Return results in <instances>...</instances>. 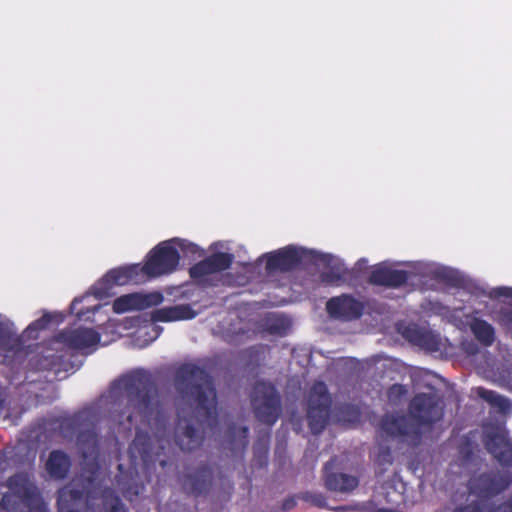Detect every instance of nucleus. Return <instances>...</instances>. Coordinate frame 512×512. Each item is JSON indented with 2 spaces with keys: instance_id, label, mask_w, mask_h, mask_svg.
Here are the masks:
<instances>
[{
  "instance_id": "nucleus-1",
  "label": "nucleus",
  "mask_w": 512,
  "mask_h": 512,
  "mask_svg": "<svg viewBox=\"0 0 512 512\" xmlns=\"http://www.w3.org/2000/svg\"><path fill=\"white\" fill-rule=\"evenodd\" d=\"M441 417L442 406L439 400L435 396L421 394L412 400L408 417L387 416L382 430L388 435L415 443L418 436Z\"/></svg>"
},
{
  "instance_id": "nucleus-2",
  "label": "nucleus",
  "mask_w": 512,
  "mask_h": 512,
  "mask_svg": "<svg viewBox=\"0 0 512 512\" xmlns=\"http://www.w3.org/2000/svg\"><path fill=\"white\" fill-rule=\"evenodd\" d=\"M184 255L203 256V251L195 244L183 239H172L161 242L147 256L143 265L145 276H161L174 272L179 264V250Z\"/></svg>"
},
{
  "instance_id": "nucleus-3",
  "label": "nucleus",
  "mask_w": 512,
  "mask_h": 512,
  "mask_svg": "<svg viewBox=\"0 0 512 512\" xmlns=\"http://www.w3.org/2000/svg\"><path fill=\"white\" fill-rule=\"evenodd\" d=\"M180 377L187 382L198 415L211 417L216 412V396L208 376L198 368L186 366L181 369Z\"/></svg>"
},
{
  "instance_id": "nucleus-4",
  "label": "nucleus",
  "mask_w": 512,
  "mask_h": 512,
  "mask_svg": "<svg viewBox=\"0 0 512 512\" xmlns=\"http://www.w3.org/2000/svg\"><path fill=\"white\" fill-rule=\"evenodd\" d=\"M92 481L88 479L84 485L80 479L73 480L59 492V512H94L96 503Z\"/></svg>"
},
{
  "instance_id": "nucleus-5",
  "label": "nucleus",
  "mask_w": 512,
  "mask_h": 512,
  "mask_svg": "<svg viewBox=\"0 0 512 512\" xmlns=\"http://www.w3.org/2000/svg\"><path fill=\"white\" fill-rule=\"evenodd\" d=\"M117 387L128 396L130 404L135 410V416L139 414L146 417L152 412L156 401H154L143 377L140 375L125 376L118 381Z\"/></svg>"
},
{
  "instance_id": "nucleus-6",
  "label": "nucleus",
  "mask_w": 512,
  "mask_h": 512,
  "mask_svg": "<svg viewBox=\"0 0 512 512\" xmlns=\"http://www.w3.org/2000/svg\"><path fill=\"white\" fill-rule=\"evenodd\" d=\"M144 277L145 273L140 264L118 267L110 270L93 286V293L97 298L109 297L114 286L138 283Z\"/></svg>"
},
{
  "instance_id": "nucleus-7",
  "label": "nucleus",
  "mask_w": 512,
  "mask_h": 512,
  "mask_svg": "<svg viewBox=\"0 0 512 512\" xmlns=\"http://www.w3.org/2000/svg\"><path fill=\"white\" fill-rule=\"evenodd\" d=\"M252 405L256 416L267 424H273L279 415V398L275 389L266 383L255 387Z\"/></svg>"
},
{
  "instance_id": "nucleus-8",
  "label": "nucleus",
  "mask_w": 512,
  "mask_h": 512,
  "mask_svg": "<svg viewBox=\"0 0 512 512\" xmlns=\"http://www.w3.org/2000/svg\"><path fill=\"white\" fill-rule=\"evenodd\" d=\"M330 398L324 383H316L309 394L307 417L314 433L320 432L326 423Z\"/></svg>"
},
{
  "instance_id": "nucleus-9",
  "label": "nucleus",
  "mask_w": 512,
  "mask_h": 512,
  "mask_svg": "<svg viewBox=\"0 0 512 512\" xmlns=\"http://www.w3.org/2000/svg\"><path fill=\"white\" fill-rule=\"evenodd\" d=\"M307 251L302 248L286 247L266 256V268L269 271H286L300 263L306 256Z\"/></svg>"
},
{
  "instance_id": "nucleus-10",
  "label": "nucleus",
  "mask_w": 512,
  "mask_h": 512,
  "mask_svg": "<svg viewBox=\"0 0 512 512\" xmlns=\"http://www.w3.org/2000/svg\"><path fill=\"white\" fill-rule=\"evenodd\" d=\"M163 297L159 293L141 294L132 293L117 298L113 303L116 313H125L131 310H141L161 303Z\"/></svg>"
},
{
  "instance_id": "nucleus-11",
  "label": "nucleus",
  "mask_w": 512,
  "mask_h": 512,
  "mask_svg": "<svg viewBox=\"0 0 512 512\" xmlns=\"http://www.w3.org/2000/svg\"><path fill=\"white\" fill-rule=\"evenodd\" d=\"M99 335L92 329H77L59 336L56 343H63L69 348L85 350L95 346Z\"/></svg>"
},
{
  "instance_id": "nucleus-12",
  "label": "nucleus",
  "mask_w": 512,
  "mask_h": 512,
  "mask_svg": "<svg viewBox=\"0 0 512 512\" xmlns=\"http://www.w3.org/2000/svg\"><path fill=\"white\" fill-rule=\"evenodd\" d=\"M361 309V304L348 296L335 297L327 302V311L336 318H356L360 315Z\"/></svg>"
},
{
  "instance_id": "nucleus-13",
  "label": "nucleus",
  "mask_w": 512,
  "mask_h": 512,
  "mask_svg": "<svg viewBox=\"0 0 512 512\" xmlns=\"http://www.w3.org/2000/svg\"><path fill=\"white\" fill-rule=\"evenodd\" d=\"M231 256L225 253H219L196 264L191 268L190 274L195 279H201L205 275L216 273L227 269L231 264Z\"/></svg>"
},
{
  "instance_id": "nucleus-14",
  "label": "nucleus",
  "mask_w": 512,
  "mask_h": 512,
  "mask_svg": "<svg viewBox=\"0 0 512 512\" xmlns=\"http://www.w3.org/2000/svg\"><path fill=\"white\" fill-rule=\"evenodd\" d=\"M370 280L374 284L397 287L407 280V274L402 270L392 269L383 263L374 268Z\"/></svg>"
},
{
  "instance_id": "nucleus-15",
  "label": "nucleus",
  "mask_w": 512,
  "mask_h": 512,
  "mask_svg": "<svg viewBox=\"0 0 512 512\" xmlns=\"http://www.w3.org/2000/svg\"><path fill=\"white\" fill-rule=\"evenodd\" d=\"M470 327L475 338L484 346H491L495 340L494 327L476 316L465 315L463 322Z\"/></svg>"
},
{
  "instance_id": "nucleus-16",
  "label": "nucleus",
  "mask_w": 512,
  "mask_h": 512,
  "mask_svg": "<svg viewBox=\"0 0 512 512\" xmlns=\"http://www.w3.org/2000/svg\"><path fill=\"white\" fill-rule=\"evenodd\" d=\"M196 316V313L188 305H176L164 307L152 313L154 322H171L179 320H188Z\"/></svg>"
},
{
  "instance_id": "nucleus-17",
  "label": "nucleus",
  "mask_w": 512,
  "mask_h": 512,
  "mask_svg": "<svg viewBox=\"0 0 512 512\" xmlns=\"http://www.w3.org/2000/svg\"><path fill=\"white\" fill-rule=\"evenodd\" d=\"M487 448L500 462L507 463L512 459V444L506 438L503 431H498L493 436H488Z\"/></svg>"
},
{
  "instance_id": "nucleus-18",
  "label": "nucleus",
  "mask_w": 512,
  "mask_h": 512,
  "mask_svg": "<svg viewBox=\"0 0 512 512\" xmlns=\"http://www.w3.org/2000/svg\"><path fill=\"white\" fill-rule=\"evenodd\" d=\"M357 485L358 480L354 476L344 473H327L325 476V486L331 491L348 493Z\"/></svg>"
},
{
  "instance_id": "nucleus-19",
  "label": "nucleus",
  "mask_w": 512,
  "mask_h": 512,
  "mask_svg": "<svg viewBox=\"0 0 512 512\" xmlns=\"http://www.w3.org/2000/svg\"><path fill=\"white\" fill-rule=\"evenodd\" d=\"M201 440V436L186 421H180L177 429V441L183 450L195 448Z\"/></svg>"
},
{
  "instance_id": "nucleus-20",
  "label": "nucleus",
  "mask_w": 512,
  "mask_h": 512,
  "mask_svg": "<svg viewBox=\"0 0 512 512\" xmlns=\"http://www.w3.org/2000/svg\"><path fill=\"white\" fill-rule=\"evenodd\" d=\"M70 466L67 456L61 452L55 451L50 454L46 463L49 474L55 478H62L66 475Z\"/></svg>"
},
{
  "instance_id": "nucleus-21",
  "label": "nucleus",
  "mask_w": 512,
  "mask_h": 512,
  "mask_svg": "<svg viewBox=\"0 0 512 512\" xmlns=\"http://www.w3.org/2000/svg\"><path fill=\"white\" fill-rule=\"evenodd\" d=\"M18 341L13 323L0 315V350H8Z\"/></svg>"
},
{
  "instance_id": "nucleus-22",
  "label": "nucleus",
  "mask_w": 512,
  "mask_h": 512,
  "mask_svg": "<svg viewBox=\"0 0 512 512\" xmlns=\"http://www.w3.org/2000/svg\"><path fill=\"white\" fill-rule=\"evenodd\" d=\"M476 392L478 396L498 407L502 412L506 413L512 410L511 402L497 393L480 387L476 389Z\"/></svg>"
},
{
  "instance_id": "nucleus-23",
  "label": "nucleus",
  "mask_w": 512,
  "mask_h": 512,
  "mask_svg": "<svg viewBox=\"0 0 512 512\" xmlns=\"http://www.w3.org/2000/svg\"><path fill=\"white\" fill-rule=\"evenodd\" d=\"M159 335V331L154 325H146L137 330V341L135 345L139 348L146 347L154 341Z\"/></svg>"
},
{
  "instance_id": "nucleus-24",
  "label": "nucleus",
  "mask_w": 512,
  "mask_h": 512,
  "mask_svg": "<svg viewBox=\"0 0 512 512\" xmlns=\"http://www.w3.org/2000/svg\"><path fill=\"white\" fill-rule=\"evenodd\" d=\"M321 260L323 262H327L329 265L333 262V268L336 269V271L331 273V274L324 273L323 274V281L332 284V283H335L339 279L342 278V271H343V269L340 267V265L338 263H336L335 259H333L330 256H323Z\"/></svg>"
},
{
  "instance_id": "nucleus-25",
  "label": "nucleus",
  "mask_w": 512,
  "mask_h": 512,
  "mask_svg": "<svg viewBox=\"0 0 512 512\" xmlns=\"http://www.w3.org/2000/svg\"><path fill=\"white\" fill-rule=\"evenodd\" d=\"M51 315L45 314L42 318L36 320L35 322L31 323L27 329L25 330V336L27 338H34L36 335H34L35 332H37L40 329H43L46 327V325L50 322Z\"/></svg>"
},
{
  "instance_id": "nucleus-26",
  "label": "nucleus",
  "mask_w": 512,
  "mask_h": 512,
  "mask_svg": "<svg viewBox=\"0 0 512 512\" xmlns=\"http://www.w3.org/2000/svg\"><path fill=\"white\" fill-rule=\"evenodd\" d=\"M101 503L109 509V512H125L122 504L119 502L118 498L112 496V493L106 492L101 500Z\"/></svg>"
},
{
  "instance_id": "nucleus-27",
  "label": "nucleus",
  "mask_w": 512,
  "mask_h": 512,
  "mask_svg": "<svg viewBox=\"0 0 512 512\" xmlns=\"http://www.w3.org/2000/svg\"><path fill=\"white\" fill-rule=\"evenodd\" d=\"M405 337H407L410 341L418 343L420 345L427 346L432 348L433 346L428 343L426 340L429 337V334H421L419 335L414 328H408L404 333Z\"/></svg>"
},
{
  "instance_id": "nucleus-28",
  "label": "nucleus",
  "mask_w": 512,
  "mask_h": 512,
  "mask_svg": "<svg viewBox=\"0 0 512 512\" xmlns=\"http://www.w3.org/2000/svg\"><path fill=\"white\" fill-rule=\"evenodd\" d=\"M490 298H511L512 299V288L510 287H497L493 288L488 292Z\"/></svg>"
},
{
  "instance_id": "nucleus-29",
  "label": "nucleus",
  "mask_w": 512,
  "mask_h": 512,
  "mask_svg": "<svg viewBox=\"0 0 512 512\" xmlns=\"http://www.w3.org/2000/svg\"><path fill=\"white\" fill-rule=\"evenodd\" d=\"M305 499L317 507L328 508L326 499L322 494L310 493L306 495Z\"/></svg>"
},
{
  "instance_id": "nucleus-30",
  "label": "nucleus",
  "mask_w": 512,
  "mask_h": 512,
  "mask_svg": "<svg viewBox=\"0 0 512 512\" xmlns=\"http://www.w3.org/2000/svg\"><path fill=\"white\" fill-rule=\"evenodd\" d=\"M406 390L401 385H393L388 392V398L391 402L396 403L402 396H404Z\"/></svg>"
},
{
  "instance_id": "nucleus-31",
  "label": "nucleus",
  "mask_w": 512,
  "mask_h": 512,
  "mask_svg": "<svg viewBox=\"0 0 512 512\" xmlns=\"http://www.w3.org/2000/svg\"><path fill=\"white\" fill-rule=\"evenodd\" d=\"M500 325L505 327L509 332L512 333V313L504 312L498 319Z\"/></svg>"
},
{
  "instance_id": "nucleus-32",
  "label": "nucleus",
  "mask_w": 512,
  "mask_h": 512,
  "mask_svg": "<svg viewBox=\"0 0 512 512\" xmlns=\"http://www.w3.org/2000/svg\"><path fill=\"white\" fill-rule=\"evenodd\" d=\"M87 298H89V296H88V295L83 296V297H81V298H75V299H74V301H73V302H72V304H71V312H72V313H75V314H76V315H78V316H81L83 313H82V311H81V310H79V309L77 308V306H78V304H79L80 302H82L83 300H85V299H87Z\"/></svg>"
},
{
  "instance_id": "nucleus-33",
  "label": "nucleus",
  "mask_w": 512,
  "mask_h": 512,
  "mask_svg": "<svg viewBox=\"0 0 512 512\" xmlns=\"http://www.w3.org/2000/svg\"><path fill=\"white\" fill-rule=\"evenodd\" d=\"M296 505V501L293 498L287 499L283 503V510L287 511L292 509Z\"/></svg>"
},
{
  "instance_id": "nucleus-34",
  "label": "nucleus",
  "mask_w": 512,
  "mask_h": 512,
  "mask_svg": "<svg viewBox=\"0 0 512 512\" xmlns=\"http://www.w3.org/2000/svg\"><path fill=\"white\" fill-rule=\"evenodd\" d=\"M507 484H508V483H505V484H503L501 487H492V486H491V487H489V488L487 489V494L494 493V492H498V491H500L501 489H503L505 486H507Z\"/></svg>"
},
{
  "instance_id": "nucleus-35",
  "label": "nucleus",
  "mask_w": 512,
  "mask_h": 512,
  "mask_svg": "<svg viewBox=\"0 0 512 512\" xmlns=\"http://www.w3.org/2000/svg\"><path fill=\"white\" fill-rule=\"evenodd\" d=\"M461 512H480V511H478L474 508H471V507H466Z\"/></svg>"
},
{
  "instance_id": "nucleus-36",
  "label": "nucleus",
  "mask_w": 512,
  "mask_h": 512,
  "mask_svg": "<svg viewBox=\"0 0 512 512\" xmlns=\"http://www.w3.org/2000/svg\"><path fill=\"white\" fill-rule=\"evenodd\" d=\"M140 441V437H137L133 443V447H136L138 445V442Z\"/></svg>"
},
{
  "instance_id": "nucleus-37",
  "label": "nucleus",
  "mask_w": 512,
  "mask_h": 512,
  "mask_svg": "<svg viewBox=\"0 0 512 512\" xmlns=\"http://www.w3.org/2000/svg\"><path fill=\"white\" fill-rule=\"evenodd\" d=\"M505 512H512V508L510 506L504 507Z\"/></svg>"
},
{
  "instance_id": "nucleus-38",
  "label": "nucleus",
  "mask_w": 512,
  "mask_h": 512,
  "mask_svg": "<svg viewBox=\"0 0 512 512\" xmlns=\"http://www.w3.org/2000/svg\"><path fill=\"white\" fill-rule=\"evenodd\" d=\"M241 433L243 434V436H245V434H246V429H242Z\"/></svg>"
},
{
  "instance_id": "nucleus-39",
  "label": "nucleus",
  "mask_w": 512,
  "mask_h": 512,
  "mask_svg": "<svg viewBox=\"0 0 512 512\" xmlns=\"http://www.w3.org/2000/svg\"><path fill=\"white\" fill-rule=\"evenodd\" d=\"M50 366V364H44L42 367L43 368H48Z\"/></svg>"
}]
</instances>
